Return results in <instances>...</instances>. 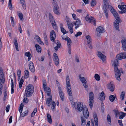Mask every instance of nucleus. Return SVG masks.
I'll return each mask as SVG.
<instances>
[{"mask_svg":"<svg viewBox=\"0 0 126 126\" xmlns=\"http://www.w3.org/2000/svg\"><path fill=\"white\" fill-rule=\"evenodd\" d=\"M18 15L21 20H22L23 18V16L22 13L21 12H18Z\"/></svg>","mask_w":126,"mask_h":126,"instance_id":"58836bf2","label":"nucleus"},{"mask_svg":"<svg viewBox=\"0 0 126 126\" xmlns=\"http://www.w3.org/2000/svg\"><path fill=\"white\" fill-rule=\"evenodd\" d=\"M104 2V6L103 7L107 6V5H108V2L107 0H103Z\"/></svg>","mask_w":126,"mask_h":126,"instance_id":"13d9d810","label":"nucleus"},{"mask_svg":"<svg viewBox=\"0 0 126 126\" xmlns=\"http://www.w3.org/2000/svg\"><path fill=\"white\" fill-rule=\"evenodd\" d=\"M29 68L30 70L32 72L35 71L33 63L31 61H30L29 64Z\"/></svg>","mask_w":126,"mask_h":126,"instance_id":"a211bd4d","label":"nucleus"},{"mask_svg":"<svg viewBox=\"0 0 126 126\" xmlns=\"http://www.w3.org/2000/svg\"><path fill=\"white\" fill-rule=\"evenodd\" d=\"M59 8V7L58 5H55L54 6L53 10H58Z\"/></svg>","mask_w":126,"mask_h":126,"instance_id":"0e129e2a","label":"nucleus"},{"mask_svg":"<svg viewBox=\"0 0 126 126\" xmlns=\"http://www.w3.org/2000/svg\"><path fill=\"white\" fill-rule=\"evenodd\" d=\"M56 105V103L54 102L53 101L52 102L51 107V109L52 110L54 109H55V107Z\"/></svg>","mask_w":126,"mask_h":126,"instance_id":"de8ad7c7","label":"nucleus"},{"mask_svg":"<svg viewBox=\"0 0 126 126\" xmlns=\"http://www.w3.org/2000/svg\"><path fill=\"white\" fill-rule=\"evenodd\" d=\"M96 30L99 33H102L104 32V29L103 27L99 26L96 28Z\"/></svg>","mask_w":126,"mask_h":126,"instance_id":"393cba45","label":"nucleus"},{"mask_svg":"<svg viewBox=\"0 0 126 126\" xmlns=\"http://www.w3.org/2000/svg\"><path fill=\"white\" fill-rule=\"evenodd\" d=\"M45 92L47 93V96H50V88L48 87L46 89V90Z\"/></svg>","mask_w":126,"mask_h":126,"instance_id":"37998d69","label":"nucleus"},{"mask_svg":"<svg viewBox=\"0 0 126 126\" xmlns=\"http://www.w3.org/2000/svg\"><path fill=\"white\" fill-rule=\"evenodd\" d=\"M29 101L28 99L27 98V97H25L23 100V103H27Z\"/></svg>","mask_w":126,"mask_h":126,"instance_id":"5fc2aeb1","label":"nucleus"},{"mask_svg":"<svg viewBox=\"0 0 126 126\" xmlns=\"http://www.w3.org/2000/svg\"><path fill=\"white\" fill-rule=\"evenodd\" d=\"M66 85L70 84V79L68 75H67L66 77Z\"/></svg>","mask_w":126,"mask_h":126,"instance_id":"a18cd8bd","label":"nucleus"},{"mask_svg":"<svg viewBox=\"0 0 126 126\" xmlns=\"http://www.w3.org/2000/svg\"><path fill=\"white\" fill-rule=\"evenodd\" d=\"M82 34V32H79L75 34V36L76 37H78V36L81 35Z\"/></svg>","mask_w":126,"mask_h":126,"instance_id":"bf43d9fd","label":"nucleus"},{"mask_svg":"<svg viewBox=\"0 0 126 126\" xmlns=\"http://www.w3.org/2000/svg\"><path fill=\"white\" fill-rule=\"evenodd\" d=\"M25 55L28 57V61H30L31 58L32 56L30 53V52H26L25 54Z\"/></svg>","mask_w":126,"mask_h":126,"instance_id":"7c9ffc66","label":"nucleus"},{"mask_svg":"<svg viewBox=\"0 0 126 126\" xmlns=\"http://www.w3.org/2000/svg\"><path fill=\"white\" fill-rule=\"evenodd\" d=\"M89 105L90 108L91 109L92 108L94 103V94L93 92H91L89 93Z\"/></svg>","mask_w":126,"mask_h":126,"instance_id":"7ed1b4c3","label":"nucleus"},{"mask_svg":"<svg viewBox=\"0 0 126 126\" xmlns=\"http://www.w3.org/2000/svg\"><path fill=\"white\" fill-rule=\"evenodd\" d=\"M83 105L81 102H79L77 105V109L78 111H81L83 110Z\"/></svg>","mask_w":126,"mask_h":126,"instance_id":"f3484780","label":"nucleus"},{"mask_svg":"<svg viewBox=\"0 0 126 126\" xmlns=\"http://www.w3.org/2000/svg\"><path fill=\"white\" fill-rule=\"evenodd\" d=\"M110 11L116 19L114 24V27L116 30L119 31V23L121 22L122 21L118 13L114 9L110 10Z\"/></svg>","mask_w":126,"mask_h":126,"instance_id":"f257e3e1","label":"nucleus"},{"mask_svg":"<svg viewBox=\"0 0 126 126\" xmlns=\"http://www.w3.org/2000/svg\"><path fill=\"white\" fill-rule=\"evenodd\" d=\"M12 0H9L8 6L9 8L11 10L12 9V5L11 3Z\"/></svg>","mask_w":126,"mask_h":126,"instance_id":"49530a36","label":"nucleus"},{"mask_svg":"<svg viewBox=\"0 0 126 126\" xmlns=\"http://www.w3.org/2000/svg\"><path fill=\"white\" fill-rule=\"evenodd\" d=\"M6 88L5 87L4 88V97L3 98V100L5 101L6 99V96H7V94L6 93Z\"/></svg>","mask_w":126,"mask_h":126,"instance_id":"f704fd0d","label":"nucleus"},{"mask_svg":"<svg viewBox=\"0 0 126 126\" xmlns=\"http://www.w3.org/2000/svg\"><path fill=\"white\" fill-rule=\"evenodd\" d=\"M118 7L121 10H122L124 11H125V12H126V5H119L118 6Z\"/></svg>","mask_w":126,"mask_h":126,"instance_id":"b1692460","label":"nucleus"},{"mask_svg":"<svg viewBox=\"0 0 126 126\" xmlns=\"http://www.w3.org/2000/svg\"><path fill=\"white\" fill-rule=\"evenodd\" d=\"M116 57L118 60H120L126 58V52H123L117 55Z\"/></svg>","mask_w":126,"mask_h":126,"instance_id":"39448f33","label":"nucleus"},{"mask_svg":"<svg viewBox=\"0 0 126 126\" xmlns=\"http://www.w3.org/2000/svg\"><path fill=\"white\" fill-rule=\"evenodd\" d=\"M50 36L51 38V40L52 42H54L56 36V34L54 31L53 30L51 31Z\"/></svg>","mask_w":126,"mask_h":126,"instance_id":"4468645a","label":"nucleus"},{"mask_svg":"<svg viewBox=\"0 0 126 126\" xmlns=\"http://www.w3.org/2000/svg\"><path fill=\"white\" fill-rule=\"evenodd\" d=\"M44 59V57L43 56H42L41 57V59L40 58H39L38 59V60L39 61H43Z\"/></svg>","mask_w":126,"mask_h":126,"instance_id":"338daca9","label":"nucleus"},{"mask_svg":"<svg viewBox=\"0 0 126 126\" xmlns=\"http://www.w3.org/2000/svg\"><path fill=\"white\" fill-rule=\"evenodd\" d=\"M107 120L108 121L110 122V123H109V124L111 123V117L110 116L109 114H108L107 115Z\"/></svg>","mask_w":126,"mask_h":126,"instance_id":"6e6d98bb","label":"nucleus"},{"mask_svg":"<svg viewBox=\"0 0 126 126\" xmlns=\"http://www.w3.org/2000/svg\"><path fill=\"white\" fill-rule=\"evenodd\" d=\"M86 20L90 22L91 21V18L89 17V16L87 15L85 17Z\"/></svg>","mask_w":126,"mask_h":126,"instance_id":"3c124183","label":"nucleus"},{"mask_svg":"<svg viewBox=\"0 0 126 126\" xmlns=\"http://www.w3.org/2000/svg\"><path fill=\"white\" fill-rule=\"evenodd\" d=\"M58 89L60 96L62 100L63 101V100L64 96L63 93L61 89L60 86H58Z\"/></svg>","mask_w":126,"mask_h":126,"instance_id":"412c9836","label":"nucleus"},{"mask_svg":"<svg viewBox=\"0 0 126 126\" xmlns=\"http://www.w3.org/2000/svg\"><path fill=\"white\" fill-rule=\"evenodd\" d=\"M118 122L119 124V125L120 126H123V124L122 123V120H118Z\"/></svg>","mask_w":126,"mask_h":126,"instance_id":"69168bd1","label":"nucleus"},{"mask_svg":"<svg viewBox=\"0 0 126 126\" xmlns=\"http://www.w3.org/2000/svg\"><path fill=\"white\" fill-rule=\"evenodd\" d=\"M98 56L102 61L103 62H105L106 59V56L102 53L98 51L97 52Z\"/></svg>","mask_w":126,"mask_h":126,"instance_id":"20e7f679","label":"nucleus"},{"mask_svg":"<svg viewBox=\"0 0 126 126\" xmlns=\"http://www.w3.org/2000/svg\"><path fill=\"white\" fill-rule=\"evenodd\" d=\"M55 43L57 45L56 47H55L54 49L56 52L58 50V49L60 47L61 44L60 42L58 41H57V42H56Z\"/></svg>","mask_w":126,"mask_h":126,"instance_id":"bb28decb","label":"nucleus"},{"mask_svg":"<svg viewBox=\"0 0 126 126\" xmlns=\"http://www.w3.org/2000/svg\"><path fill=\"white\" fill-rule=\"evenodd\" d=\"M53 59L55 63L57 66L58 65L59 61L57 55L55 53H54Z\"/></svg>","mask_w":126,"mask_h":126,"instance_id":"9d476101","label":"nucleus"},{"mask_svg":"<svg viewBox=\"0 0 126 126\" xmlns=\"http://www.w3.org/2000/svg\"><path fill=\"white\" fill-rule=\"evenodd\" d=\"M107 6L103 7L104 11V13L106 17L107 18H108V10L107 9Z\"/></svg>","mask_w":126,"mask_h":126,"instance_id":"cd10ccee","label":"nucleus"},{"mask_svg":"<svg viewBox=\"0 0 126 126\" xmlns=\"http://www.w3.org/2000/svg\"><path fill=\"white\" fill-rule=\"evenodd\" d=\"M108 88L111 92H113L114 90V85L112 81L111 82L107 85Z\"/></svg>","mask_w":126,"mask_h":126,"instance_id":"1a4fd4ad","label":"nucleus"},{"mask_svg":"<svg viewBox=\"0 0 126 126\" xmlns=\"http://www.w3.org/2000/svg\"><path fill=\"white\" fill-rule=\"evenodd\" d=\"M98 98L101 101L104 100L105 97V95L103 92L99 93L98 96Z\"/></svg>","mask_w":126,"mask_h":126,"instance_id":"dca6fc26","label":"nucleus"},{"mask_svg":"<svg viewBox=\"0 0 126 126\" xmlns=\"http://www.w3.org/2000/svg\"><path fill=\"white\" fill-rule=\"evenodd\" d=\"M122 45V49L123 50L126 52V40H122L121 41Z\"/></svg>","mask_w":126,"mask_h":126,"instance_id":"6ab92c4d","label":"nucleus"},{"mask_svg":"<svg viewBox=\"0 0 126 126\" xmlns=\"http://www.w3.org/2000/svg\"><path fill=\"white\" fill-rule=\"evenodd\" d=\"M25 72L24 76L25 77V78L27 79L29 77V71L27 70H26L24 71Z\"/></svg>","mask_w":126,"mask_h":126,"instance_id":"e433bc0d","label":"nucleus"},{"mask_svg":"<svg viewBox=\"0 0 126 126\" xmlns=\"http://www.w3.org/2000/svg\"><path fill=\"white\" fill-rule=\"evenodd\" d=\"M33 92H32L26 89L25 94L24 95V97H30L32 96Z\"/></svg>","mask_w":126,"mask_h":126,"instance_id":"2eb2a0df","label":"nucleus"},{"mask_svg":"<svg viewBox=\"0 0 126 126\" xmlns=\"http://www.w3.org/2000/svg\"><path fill=\"white\" fill-rule=\"evenodd\" d=\"M96 4V1L95 0H92L91 2V4L92 6H93Z\"/></svg>","mask_w":126,"mask_h":126,"instance_id":"8fccbe9b","label":"nucleus"},{"mask_svg":"<svg viewBox=\"0 0 126 126\" xmlns=\"http://www.w3.org/2000/svg\"><path fill=\"white\" fill-rule=\"evenodd\" d=\"M92 22L93 23V25L94 26L96 25V22L95 20V18H94L93 17H91V21L90 22V23Z\"/></svg>","mask_w":126,"mask_h":126,"instance_id":"79ce46f5","label":"nucleus"},{"mask_svg":"<svg viewBox=\"0 0 126 126\" xmlns=\"http://www.w3.org/2000/svg\"><path fill=\"white\" fill-rule=\"evenodd\" d=\"M83 113L84 117L86 119L88 118L89 116V112L87 108L86 107H84L82 110Z\"/></svg>","mask_w":126,"mask_h":126,"instance_id":"0eeeda50","label":"nucleus"},{"mask_svg":"<svg viewBox=\"0 0 126 126\" xmlns=\"http://www.w3.org/2000/svg\"><path fill=\"white\" fill-rule=\"evenodd\" d=\"M61 31L63 33V34H65L66 33H67L68 32H66L65 30L63 28L61 29Z\"/></svg>","mask_w":126,"mask_h":126,"instance_id":"603ef678","label":"nucleus"},{"mask_svg":"<svg viewBox=\"0 0 126 126\" xmlns=\"http://www.w3.org/2000/svg\"><path fill=\"white\" fill-rule=\"evenodd\" d=\"M47 121L50 124L52 123V119L51 115L48 113L47 114Z\"/></svg>","mask_w":126,"mask_h":126,"instance_id":"72a5a7b5","label":"nucleus"},{"mask_svg":"<svg viewBox=\"0 0 126 126\" xmlns=\"http://www.w3.org/2000/svg\"><path fill=\"white\" fill-rule=\"evenodd\" d=\"M26 89L31 91L32 92H33L34 90V87L31 84H29L27 86Z\"/></svg>","mask_w":126,"mask_h":126,"instance_id":"aec40b11","label":"nucleus"},{"mask_svg":"<svg viewBox=\"0 0 126 126\" xmlns=\"http://www.w3.org/2000/svg\"><path fill=\"white\" fill-rule=\"evenodd\" d=\"M35 37H37V41H38V42L40 44L42 45H44V43L43 42L41 41L40 38L39 36L37 35H36L35 36Z\"/></svg>","mask_w":126,"mask_h":126,"instance_id":"c9c22d12","label":"nucleus"},{"mask_svg":"<svg viewBox=\"0 0 126 126\" xmlns=\"http://www.w3.org/2000/svg\"><path fill=\"white\" fill-rule=\"evenodd\" d=\"M115 115L116 117H118V115H120V113L118 110H115Z\"/></svg>","mask_w":126,"mask_h":126,"instance_id":"052dcab7","label":"nucleus"},{"mask_svg":"<svg viewBox=\"0 0 126 126\" xmlns=\"http://www.w3.org/2000/svg\"><path fill=\"white\" fill-rule=\"evenodd\" d=\"M94 121L95 126H98V119L97 117V114L94 113Z\"/></svg>","mask_w":126,"mask_h":126,"instance_id":"5701e85b","label":"nucleus"},{"mask_svg":"<svg viewBox=\"0 0 126 126\" xmlns=\"http://www.w3.org/2000/svg\"><path fill=\"white\" fill-rule=\"evenodd\" d=\"M81 125L82 126H84L86 123V120L83 117H81Z\"/></svg>","mask_w":126,"mask_h":126,"instance_id":"c756f323","label":"nucleus"},{"mask_svg":"<svg viewBox=\"0 0 126 126\" xmlns=\"http://www.w3.org/2000/svg\"><path fill=\"white\" fill-rule=\"evenodd\" d=\"M36 48L37 51L38 52H40L41 51V49L40 46L37 44H36L35 46Z\"/></svg>","mask_w":126,"mask_h":126,"instance_id":"473e14b6","label":"nucleus"},{"mask_svg":"<svg viewBox=\"0 0 126 126\" xmlns=\"http://www.w3.org/2000/svg\"><path fill=\"white\" fill-rule=\"evenodd\" d=\"M118 61L117 59L115 60L114 61L113 66L114 67L115 74V77L117 80L120 81L121 80V78L120 77L121 76V72L120 70L118 69L117 66H118Z\"/></svg>","mask_w":126,"mask_h":126,"instance_id":"f03ea898","label":"nucleus"},{"mask_svg":"<svg viewBox=\"0 0 126 126\" xmlns=\"http://www.w3.org/2000/svg\"><path fill=\"white\" fill-rule=\"evenodd\" d=\"M94 78L97 81H99L100 79V76L97 74H95V75Z\"/></svg>","mask_w":126,"mask_h":126,"instance_id":"c03bdc74","label":"nucleus"},{"mask_svg":"<svg viewBox=\"0 0 126 126\" xmlns=\"http://www.w3.org/2000/svg\"><path fill=\"white\" fill-rule=\"evenodd\" d=\"M66 20L67 22L68 27L69 26H70V25H71V26H72V23L71 24V21L69 20V18L67 16L66 17Z\"/></svg>","mask_w":126,"mask_h":126,"instance_id":"c85d7f7f","label":"nucleus"},{"mask_svg":"<svg viewBox=\"0 0 126 126\" xmlns=\"http://www.w3.org/2000/svg\"><path fill=\"white\" fill-rule=\"evenodd\" d=\"M76 20V22H73L72 24L73 26L74 25L76 26V27H75L76 29H77L81 25V21L79 20V19H78Z\"/></svg>","mask_w":126,"mask_h":126,"instance_id":"f8f14e48","label":"nucleus"},{"mask_svg":"<svg viewBox=\"0 0 126 126\" xmlns=\"http://www.w3.org/2000/svg\"><path fill=\"white\" fill-rule=\"evenodd\" d=\"M122 114L119 117V118L120 119H122L123 117H124L126 115V113H124V112H122L121 113Z\"/></svg>","mask_w":126,"mask_h":126,"instance_id":"09e8293b","label":"nucleus"},{"mask_svg":"<svg viewBox=\"0 0 126 126\" xmlns=\"http://www.w3.org/2000/svg\"><path fill=\"white\" fill-rule=\"evenodd\" d=\"M10 106L9 105H8L6 107V110L7 112H8L9 111Z\"/></svg>","mask_w":126,"mask_h":126,"instance_id":"774afa93","label":"nucleus"},{"mask_svg":"<svg viewBox=\"0 0 126 126\" xmlns=\"http://www.w3.org/2000/svg\"><path fill=\"white\" fill-rule=\"evenodd\" d=\"M62 37L63 39L67 41V46L68 48H71L72 41L71 39L68 37H67L65 38H63V35L62 36Z\"/></svg>","mask_w":126,"mask_h":126,"instance_id":"9b49d317","label":"nucleus"},{"mask_svg":"<svg viewBox=\"0 0 126 126\" xmlns=\"http://www.w3.org/2000/svg\"><path fill=\"white\" fill-rule=\"evenodd\" d=\"M53 12L55 14L58 15H59L60 14V13L59 12L58 10H53Z\"/></svg>","mask_w":126,"mask_h":126,"instance_id":"680f3d73","label":"nucleus"},{"mask_svg":"<svg viewBox=\"0 0 126 126\" xmlns=\"http://www.w3.org/2000/svg\"><path fill=\"white\" fill-rule=\"evenodd\" d=\"M86 38L87 39V43L92 42V40L90 36L89 35L87 36L86 37Z\"/></svg>","mask_w":126,"mask_h":126,"instance_id":"4c0bfd02","label":"nucleus"},{"mask_svg":"<svg viewBox=\"0 0 126 126\" xmlns=\"http://www.w3.org/2000/svg\"><path fill=\"white\" fill-rule=\"evenodd\" d=\"M52 96L50 95L49 98H48L47 99L46 101V104H47L49 106H50L51 105L50 102L52 101Z\"/></svg>","mask_w":126,"mask_h":126,"instance_id":"a878e982","label":"nucleus"},{"mask_svg":"<svg viewBox=\"0 0 126 126\" xmlns=\"http://www.w3.org/2000/svg\"><path fill=\"white\" fill-rule=\"evenodd\" d=\"M125 93L123 91L121 93V94L120 96V98L121 99L122 101L124 100V99L125 97Z\"/></svg>","mask_w":126,"mask_h":126,"instance_id":"ea45409f","label":"nucleus"},{"mask_svg":"<svg viewBox=\"0 0 126 126\" xmlns=\"http://www.w3.org/2000/svg\"><path fill=\"white\" fill-rule=\"evenodd\" d=\"M5 82V77L3 72L2 68L0 67V84L4 83Z\"/></svg>","mask_w":126,"mask_h":126,"instance_id":"ddd939ff","label":"nucleus"},{"mask_svg":"<svg viewBox=\"0 0 126 126\" xmlns=\"http://www.w3.org/2000/svg\"><path fill=\"white\" fill-rule=\"evenodd\" d=\"M21 74V71L20 70H18L17 72V75L18 77L20 78V77Z\"/></svg>","mask_w":126,"mask_h":126,"instance_id":"e2e57ef3","label":"nucleus"},{"mask_svg":"<svg viewBox=\"0 0 126 126\" xmlns=\"http://www.w3.org/2000/svg\"><path fill=\"white\" fill-rule=\"evenodd\" d=\"M13 42L16 50L17 51H19L18 47V44L17 42V39L16 37L14 38Z\"/></svg>","mask_w":126,"mask_h":126,"instance_id":"4be33fe9","label":"nucleus"},{"mask_svg":"<svg viewBox=\"0 0 126 126\" xmlns=\"http://www.w3.org/2000/svg\"><path fill=\"white\" fill-rule=\"evenodd\" d=\"M66 89L68 94L70 96L69 97L70 100H71V99L72 100L73 98L72 97V95L71 92V86L70 84L66 85Z\"/></svg>","mask_w":126,"mask_h":126,"instance_id":"423d86ee","label":"nucleus"},{"mask_svg":"<svg viewBox=\"0 0 126 126\" xmlns=\"http://www.w3.org/2000/svg\"><path fill=\"white\" fill-rule=\"evenodd\" d=\"M73 26L72 27V26H71V25H70V26H69L68 27L69 31L71 32V33H73Z\"/></svg>","mask_w":126,"mask_h":126,"instance_id":"864d4df0","label":"nucleus"},{"mask_svg":"<svg viewBox=\"0 0 126 126\" xmlns=\"http://www.w3.org/2000/svg\"><path fill=\"white\" fill-rule=\"evenodd\" d=\"M109 99L111 102H113L115 99V97L114 95H111L109 96Z\"/></svg>","mask_w":126,"mask_h":126,"instance_id":"a19ab883","label":"nucleus"},{"mask_svg":"<svg viewBox=\"0 0 126 126\" xmlns=\"http://www.w3.org/2000/svg\"><path fill=\"white\" fill-rule=\"evenodd\" d=\"M88 45L89 48L90 49H92L93 48V47L92 45V42L88 43H87Z\"/></svg>","mask_w":126,"mask_h":126,"instance_id":"4d7b16f0","label":"nucleus"},{"mask_svg":"<svg viewBox=\"0 0 126 126\" xmlns=\"http://www.w3.org/2000/svg\"><path fill=\"white\" fill-rule=\"evenodd\" d=\"M51 24L54 29L56 31L58 32V31L57 28L58 27L57 24H56L55 22H53L51 23Z\"/></svg>","mask_w":126,"mask_h":126,"instance_id":"2f4dec72","label":"nucleus"},{"mask_svg":"<svg viewBox=\"0 0 126 126\" xmlns=\"http://www.w3.org/2000/svg\"><path fill=\"white\" fill-rule=\"evenodd\" d=\"M81 75H79V78L81 82L82 83L84 87L85 88H87L88 87L87 83L84 77H81Z\"/></svg>","mask_w":126,"mask_h":126,"instance_id":"6e6552de","label":"nucleus"}]
</instances>
